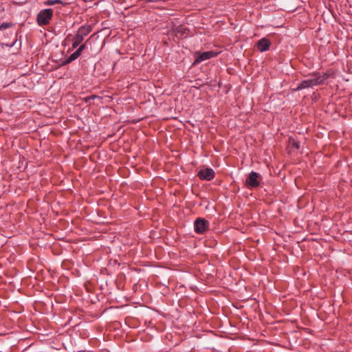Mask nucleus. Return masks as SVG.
<instances>
[{"mask_svg":"<svg viewBox=\"0 0 352 352\" xmlns=\"http://www.w3.org/2000/svg\"><path fill=\"white\" fill-rule=\"evenodd\" d=\"M85 47H86V45L82 44V45H80V47L78 48V50H80V52L82 53V52L85 49Z\"/></svg>","mask_w":352,"mask_h":352,"instance_id":"dca6fc26","label":"nucleus"},{"mask_svg":"<svg viewBox=\"0 0 352 352\" xmlns=\"http://www.w3.org/2000/svg\"><path fill=\"white\" fill-rule=\"evenodd\" d=\"M197 176L199 177V178L200 179L206 180V181H210L214 177V172L212 168H206L200 170L197 173Z\"/></svg>","mask_w":352,"mask_h":352,"instance_id":"0eeeda50","label":"nucleus"},{"mask_svg":"<svg viewBox=\"0 0 352 352\" xmlns=\"http://www.w3.org/2000/svg\"><path fill=\"white\" fill-rule=\"evenodd\" d=\"M95 98H100V97L96 96V95H92V96H88L87 98H85V100L86 102H90V101L91 100H94Z\"/></svg>","mask_w":352,"mask_h":352,"instance_id":"4468645a","label":"nucleus"},{"mask_svg":"<svg viewBox=\"0 0 352 352\" xmlns=\"http://www.w3.org/2000/svg\"><path fill=\"white\" fill-rule=\"evenodd\" d=\"M16 36L14 37L13 38V41L10 43H4L6 46H9V47H12L14 45V43H16Z\"/></svg>","mask_w":352,"mask_h":352,"instance_id":"2eb2a0df","label":"nucleus"},{"mask_svg":"<svg viewBox=\"0 0 352 352\" xmlns=\"http://www.w3.org/2000/svg\"><path fill=\"white\" fill-rule=\"evenodd\" d=\"M13 26L12 23H3L0 25V31L8 29Z\"/></svg>","mask_w":352,"mask_h":352,"instance_id":"f8f14e48","label":"nucleus"},{"mask_svg":"<svg viewBox=\"0 0 352 352\" xmlns=\"http://www.w3.org/2000/svg\"><path fill=\"white\" fill-rule=\"evenodd\" d=\"M329 77V74L327 73H324L322 74H313L311 75H309L305 80L300 82L298 87L294 89V91H300L323 84Z\"/></svg>","mask_w":352,"mask_h":352,"instance_id":"f257e3e1","label":"nucleus"},{"mask_svg":"<svg viewBox=\"0 0 352 352\" xmlns=\"http://www.w3.org/2000/svg\"><path fill=\"white\" fill-rule=\"evenodd\" d=\"M53 16V10L47 8L41 10L36 16V21L38 25L43 26L50 23Z\"/></svg>","mask_w":352,"mask_h":352,"instance_id":"7ed1b4c3","label":"nucleus"},{"mask_svg":"<svg viewBox=\"0 0 352 352\" xmlns=\"http://www.w3.org/2000/svg\"><path fill=\"white\" fill-rule=\"evenodd\" d=\"M271 45L270 41L265 38H263L257 43V47L260 52H265L269 50Z\"/></svg>","mask_w":352,"mask_h":352,"instance_id":"6e6552de","label":"nucleus"},{"mask_svg":"<svg viewBox=\"0 0 352 352\" xmlns=\"http://www.w3.org/2000/svg\"><path fill=\"white\" fill-rule=\"evenodd\" d=\"M75 52L76 53L78 57H79L81 54V52L78 50H77Z\"/></svg>","mask_w":352,"mask_h":352,"instance_id":"f3484780","label":"nucleus"},{"mask_svg":"<svg viewBox=\"0 0 352 352\" xmlns=\"http://www.w3.org/2000/svg\"><path fill=\"white\" fill-rule=\"evenodd\" d=\"M91 31V25H82L78 28L76 34L72 40V47L76 48L82 42L85 37L87 36Z\"/></svg>","mask_w":352,"mask_h":352,"instance_id":"f03ea898","label":"nucleus"},{"mask_svg":"<svg viewBox=\"0 0 352 352\" xmlns=\"http://www.w3.org/2000/svg\"><path fill=\"white\" fill-rule=\"evenodd\" d=\"M290 144L296 149H299L300 148V143L298 142H296L294 140L290 139Z\"/></svg>","mask_w":352,"mask_h":352,"instance_id":"ddd939ff","label":"nucleus"},{"mask_svg":"<svg viewBox=\"0 0 352 352\" xmlns=\"http://www.w3.org/2000/svg\"><path fill=\"white\" fill-rule=\"evenodd\" d=\"M186 28H184V26H178L176 30H175V33H176V35L178 36V35H180V36H184L186 34Z\"/></svg>","mask_w":352,"mask_h":352,"instance_id":"1a4fd4ad","label":"nucleus"},{"mask_svg":"<svg viewBox=\"0 0 352 352\" xmlns=\"http://www.w3.org/2000/svg\"><path fill=\"white\" fill-rule=\"evenodd\" d=\"M260 174L256 172L252 171L245 180V185L252 188H257L260 185Z\"/></svg>","mask_w":352,"mask_h":352,"instance_id":"20e7f679","label":"nucleus"},{"mask_svg":"<svg viewBox=\"0 0 352 352\" xmlns=\"http://www.w3.org/2000/svg\"><path fill=\"white\" fill-rule=\"evenodd\" d=\"M218 53L214 51H208V52H197L195 53V60L194 64L201 63L204 60L210 59L211 58L215 57L217 56Z\"/></svg>","mask_w":352,"mask_h":352,"instance_id":"423d86ee","label":"nucleus"},{"mask_svg":"<svg viewBox=\"0 0 352 352\" xmlns=\"http://www.w3.org/2000/svg\"><path fill=\"white\" fill-rule=\"evenodd\" d=\"M78 57L76 55V53L74 52L73 54H72L65 60V63H69L72 62L73 60H75Z\"/></svg>","mask_w":352,"mask_h":352,"instance_id":"9d476101","label":"nucleus"},{"mask_svg":"<svg viewBox=\"0 0 352 352\" xmlns=\"http://www.w3.org/2000/svg\"><path fill=\"white\" fill-rule=\"evenodd\" d=\"M56 3H63L61 0H48L45 2L46 6H54Z\"/></svg>","mask_w":352,"mask_h":352,"instance_id":"9b49d317","label":"nucleus"},{"mask_svg":"<svg viewBox=\"0 0 352 352\" xmlns=\"http://www.w3.org/2000/svg\"><path fill=\"white\" fill-rule=\"evenodd\" d=\"M208 227L209 222L204 219L197 218L194 222L195 231L197 234H203Z\"/></svg>","mask_w":352,"mask_h":352,"instance_id":"39448f33","label":"nucleus"}]
</instances>
